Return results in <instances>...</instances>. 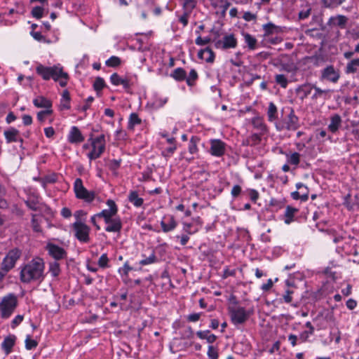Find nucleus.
<instances>
[{
	"instance_id": "9d476101",
	"label": "nucleus",
	"mask_w": 359,
	"mask_h": 359,
	"mask_svg": "<svg viewBox=\"0 0 359 359\" xmlns=\"http://www.w3.org/2000/svg\"><path fill=\"white\" fill-rule=\"evenodd\" d=\"M73 229L76 238L83 243L89 241L90 228L81 221H76L73 224Z\"/></svg>"
},
{
	"instance_id": "20e7f679",
	"label": "nucleus",
	"mask_w": 359,
	"mask_h": 359,
	"mask_svg": "<svg viewBox=\"0 0 359 359\" xmlns=\"http://www.w3.org/2000/svg\"><path fill=\"white\" fill-rule=\"evenodd\" d=\"M18 304V300L14 294L4 297L0 303V311L2 318H8L14 311Z\"/></svg>"
},
{
	"instance_id": "aec40b11",
	"label": "nucleus",
	"mask_w": 359,
	"mask_h": 359,
	"mask_svg": "<svg viewBox=\"0 0 359 359\" xmlns=\"http://www.w3.org/2000/svg\"><path fill=\"white\" fill-rule=\"evenodd\" d=\"M296 187L298 190H301L302 189H305V192L302 194H300V191H297L292 193V196L294 199L298 200L301 199L303 201L308 200L309 198V190L306 186L303 184L302 183H297L296 184Z\"/></svg>"
},
{
	"instance_id": "bf43d9fd",
	"label": "nucleus",
	"mask_w": 359,
	"mask_h": 359,
	"mask_svg": "<svg viewBox=\"0 0 359 359\" xmlns=\"http://www.w3.org/2000/svg\"><path fill=\"white\" fill-rule=\"evenodd\" d=\"M211 39L210 38H201V36H198L196 39V43L198 46H204L210 42Z\"/></svg>"
},
{
	"instance_id": "8fccbe9b",
	"label": "nucleus",
	"mask_w": 359,
	"mask_h": 359,
	"mask_svg": "<svg viewBox=\"0 0 359 359\" xmlns=\"http://www.w3.org/2000/svg\"><path fill=\"white\" fill-rule=\"evenodd\" d=\"M37 341L32 339L29 336H27L25 339V347L27 350H31L37 346Z\"/></svg>"
},
{
	"instance_id": "49530a36",
	"label": "nucleus",
	"mask_w": 359,
	"mask_h": 359,
	"mask_svg": "<svg viewBox=\"0 0 359 359\" xmlns=\"http://www.w3.org/2000/svg\"><path fill=\"white\" fill-rule=\"evenodd\" d=\"M121 64V60L116 56H111L106 61V65L108 67H116Z\"/></svg>"
},
{
	"instance_id": "de8ad7c7",
	"label": "nucleus",
	"mask_w": 359,
	"mask_h": 359,
	"mask_svg": "<svg viewBox=\"0 0 359 359\" xmlns=\"http://www.w3.org/2000/svg\"><path fill=\"white\" fill-rule=\"evenodd\" d=\"M287 161L290 164L297 165L300 161V154L297 152H294L287 156Z\"/></svg>"
},
{
	"instance_id": "4468645a",
	"label": "nucleus",
	"mask_w": 359,
	"mask_h": 359,
	"mask_svg": "<svg viewBox=\"0 0 359 359\" xmlns=\"http://www.w3.org/2000/svg\"><path fill=\"white\" fill-rule=\"evenodd\" d=\"M313 321H325L326 323H334L335 321V318L333 310H322L315 317Z\"/></svg>"
},
{
	"instance_id": "e2e57ef3",
	"label": "nucleus",
	"mask_w": 359,
	"mask_h": 359,
	"mask_svg": "<svg viewBox=\"0 0 359 359\" xmlns=\"http://www.w3.org/2000/svg\"><path fill=\"white\" fill-rule=\"evenodd\" d=\"M23 318L24 317L22 315H18L17 316H15L11 323V327L13 328L17 327L22 321Z\"/></svg>"
},
{
	"instance_id": "c85d7f7f",
	"label": "nucleus",
	"mask_w": 359,
	"mask_h": 359,
	"mask_svg": "<svg viewBox=\"0 0 359 359\" xmlns=\"http://www.w3.org/2000/svg\"><path fill=\"white\" fill-rule=\"evenodd\" d=\"M183 12L191 13L196 8L197 0H182Z\"/></svg>"
},
{
	"instance_id": "0eeeda50",
	"label": "nucleus",
	"mask_w": 359,
	"mask_h": 359,
	"mask_svg": "<svg viewBox=\"0 0 359 359\" xmlns=\"http://www.w3.org/2000/svg\"><path fill=\"white\" fill-rule=\"evenodd\" d=\"M92 151L88 154L90 160L99 158L105 149V137L101 135L92 140Z\"/></svg>"
},
{
	"instance_id": "338daca9",
	"label": "nucleus",
	"mask_w": 359,
	"mask_h": 359,
	"mask_svg": "<svg viewBox=\"0 0 359 359\" xmlns=\"http://www.w3.org/2000/svg\"><path fill=\"white\" fill-rule=\"evenodd\" d=\"M263 29H264L266 34H269L273 32V29H275V25L271 22H269L264 25L263 26Z\"/></svg>"
},
{
	"instance_id": "412c9836",
	"label": "nucleus",
	"mask_w": 359,
	"mask_h": 359,
	"mask_svg": "<svg viewBox=\"0 0 359 359\" xmlns=\"http://www.w3.org/2000/svg\"><path fill=\"white\" fill-rule=\"evenodd\" d=\"M16 337L15 335H8L5 337L1 348L4 351L6 355L9 354L12 351V348L15 345Z\"/></svg>"
},
{
	"instance_id": "774afa93",
	"label": "nucleus",
	"mask_w": 359,
	"mask_h": 359,
	"mask_svg": "<svg viewBox=\"0 0 359 359\" xmlns=\"http://www.w3.org/2000/svg\"><path fill=\"white\" fill-rule=\"evenodd\" d=\"M293 291L287 290L283 295V299L286 303H290L292 301V294Z\"/></svg>"
},
{
	"instance_id": "5701e85b",
	"label": "nucleus",
	"mask_w": 359,
	"mask_h": 359,
	"mask_svg": "<svg viewBox=\"0 0 359 359\" xmlns=\"http://www.w3.org/2000/svg\"><path fill=\"white\" fill-rule=\"evenodd\" d=\"M19 133L18 130L15 128H10L4 133L8 143L18 142L19 140Z\"/></svg>"
},
{
	"instance_id": "bb28decb",
	"label": "nucleus",
	"mask_w": 359,
	"mask_h": 359,
	"mask_svg": "<svg viewBox=\"0 0 359 359\" xmlns=\"http://www.w3.org/2000/svg\"><path fill=\"white\" fill-rule=\"evenodd\" d=\"M111 82L115 85H122L124 88L128 89L130 88L129 81L126 79H123L119 76L116 73L113 74L110 77Z\"/></svg>"
},
{
	"instance_id": "a19ab883",
	"label": "nucleus",
	"mask_w": 359,
	"mask_h": 359,
	"mask_svg": "<svg viewBox=\"0 0 359 359\" xmlns=\"http://www.w3.org/2000/svg\"><path fill=\"white\" fill-rule=\"evenodd\" d=\"M198 79V74L195 69H191L189 72L188 77L186 76V81L188 86H192L194 85L196 80Z\"/></svg>"
},
{
	"instance_id": "c03bdc74",
	"label": "nucleus",
	"mask_w": 359,
	"mask_h": 359,
	"mask_svg": "<svg viewBox=\"0 0 359 359\" xmlns=\"http://www.w3.org/2000/svg\"><path fill=\"white\" fill-rule=\"evenodd\" d=\"M264 135L263 134L256 133L252 134L249 138L250 143L252 144V146H255L259 144L262 141V136Z\"/></svg>"
},
{
	"instance_id": "6e6552de",
	"label": "nucleus",
	"mask_w": 359,
	"mask_h": 359,
	"mask_svg": "<svg viewBox=\"0 0 359 359\" xmlns=\"http://www.w3.org/2000/svg\"><path fill=\"white\" fill-rule=\"evenodd\" d=\"M229 312L232 323L235 325L244 323L249 318V313L243 307L230 306Z\"/></svg>"
},
{
	"instance_id": "ea45409f",
	"label": "nucleus",
	"mask_w": 359,
	"mask_h": 359,
	"mask_svg": "<svg viewBox=\"0 0 359 359\" xmlns=\"http://www.w3.org/2000/svg\"><path fill=\"white\" fill-rule=\"evenodd\" d=\"M57 175L55 174H52L40 179L39 181L45 188L47 184L55 183L57 181Z\"/></svg>"
},
{
	"instance_id": "a211bd4d",
	"label": "nucleus",
	"mask_w": 359,
	"mask_h": 359,
	"mask_svg": "<svg viewBox=\"0 0 359 359\" xmlns=\"http://www.w3.org/2000/svg\"><path fill=\"white\" fill-rule=\"evenodd\" d=\"M348 18L342 15H338L334 17H331L327 22L330 26H338L341 29H344L347 23Z\"/></svg>"
},
{
	"instance_id": "a878e982",
	"label": "nucleus",
	"mask_w": 359,
	"mask_h": 359,
	"mask_svg": "<svg viewBox=\"0 0 359 359\" xmlns=\"http://www.w3.org/2000/svg\"><path fill=\"white\" fill-rule=\"evenodd\" d=\"M313 89L315 91L311 97L313 100H318V98H323L325 100L330 97V93H331L330 90H323L316 85L313 86Z\"/></svg>"
},
{
	"instance_id": "a18cd8bd",
	"label": "nucleus",
	"mask_w": 359,
	"mask_h": 359,
	"mask_svg": "<svg viewBox=\"0 0 359 359\" xmlns=\"http://www.w3.org/2000/svg\"><path fill=\"white\" fill-rule=\"evenodd\" d=\"M104 86H105V83H104V79L101 77H97L93 83V88H94L95 90L98 92V91L102 90V88Z\"/></svg>"
},
{
	"instance_id": "79ce46f5",
	"label": "nucleus",
	"mask_w": 359,
	"mask_h": 359,
	"mask_svg": "<svg viewBox=\"0 0 359 359\" xmlns=\"http://www.w3.org/2000/svg\"><path fill=\"white\" fill-rule=\"evenodd\" d=\"M321 1L326 8H335L341 5L344 0H321Z\"/></svg>"
},
{
	"instance_id": "09e8293b",
	"label": "nucleus",
	"mask_w": 359,
	"mask_h": 359,
	"mask_svg": "<svg viewBox=\"0 0 359 359\" xmlns=\"http://www.w3.org/2000/svg\"><path fill=\"white\" fill-rule=\"evenodd\" d=\"M156 256L155 255L154 252H152L149 257L142 259L140 262V264L141 265H148L153 263H155L156 262Z\"/></svg>"
},
{
	"instance_id": "13d9d810",
	"label": "nucleus",
	"mask_w": 359,
	"mask_h": 359,
	"mask_svg": "<svg viewBox=\"0 0 359 359\" xmlns=\"http://www.w3.org/2000/svg\"><path fill=\"white\" fill-rule=\"evenodd\" d=\"M220 2V8H222V13L224 15L226 12L227 9L231 6V2L227 0H219Z\"/></svg>"
},
{
	"instance_id": "4be33fe9",
	"label": "nucleus",
	"mask_w": 359,
	"mask_h": 359,
	"mask_svg": "<svg viewBox=\"0 0 359 359\" xmlns=\"http://www.w3.org/2000/svg\"><path fill=\"white\" fill-rule=\"evenodd\" d=\"M34 105L37 108L51 109L52 102L43 96H38L33 100Z\"/></svg>"
},
{
	"instance_id": "9b49d317",
	"label": "nucleus",
	"mask_w": 359,
	"mask_h": 359,
	"mask_svg": "<svg viewBox=\"0 0 359 359\" xmlns=\"http://www.w3.org/2000/svg\"><path fill=\"white\" fill-rule=\"evenodd\" d=\"M107 204L109 206V209L103 210L102 212L97 214L98 217H103L104 219V222H109L110 219H113L114 216L117 212V206L115 202L112 200H108L107 201Z\"/></svg>"
},
{
	"instance_id": "4c0bfd02",
	"label": "nucleus",
	"mask_w": 359,
	"mask_h": 359,
	"mask_svg": "<svg viewBox=\"0 0 359 359\" xmlns=\"http://www.w3.org/2000/svg\"><path fill=\"white\" fill-rule=\"evenodd\" d=\"M312 84L306 83L302 86H300L297 88V93H303V97H307L311 92V90L313 89Z\"/></svg>"
},
{
	"instance_id": "2eb2a0df",
	"label": "nucleus",
	"mask_w": 359,
	"mask_h": 359,
	"mask_svg": "<svg viewBox=\"0 0 359 359\" xmlns=\"http://www.w3.org/2000/svg\"><path fill=\"white\" fill-rule=\"evenodd\" d=\"M211 154L216 156H221L225 151L224 143L219 140H214L211 142Z\"/></svg>"
},
{
	"instance_id": "ddd939ff",
	"label": "nucleus",
	"mask_w": 359,
	"mask_h": 359,
	"mask_svg": "<svg viewBox=\"0 0 359 359\" xmlns=\"http://www.w3.org/2000/svg\"><path fill=\"white\" fill-rule=\"evenodd\" d=\"M46 250L48 251L49 255L57 260L62 259L67 255L66 251L62 248L53 243H48L46 246Z\"/></svg>"
},
{
	"instance_id": "39448f33",
	"label": "nucleus",
	"mask_w": 359,
	"mask_h": 359,
	"mask_svg": "<svg viewBox=\"0 0 359 359\" xmlns=\"http://www.w3.org/2000/svg\"><path fill=\"white\" fill-rule=\"evenodd\" d=\"M22 252L17 248L10 250L1 262V270L8 272L15 266L16 262L20 258Z\"/></svg>"
},
{
	"instance_id": "473e14b6",
	"label": "nucleus",
	"mask_w": 359,
	"mask_h": 359,
	"mask_svg": "<svg viewBox=\"0 0 359 359\" xmlns=\"http://www.w3.org/2000/svg\"><path fill=\"white\" fill-rule=\"evenodd\" d=\"M278 110L276 106L273 102H270L269 104L267 115L269 121H273L277 118Z\"/></svg>"
},
{
	"instance_id": "7ed1b4c3",
	"label": "nucleus",
	"mask_w": 359,
	"mask_h": 359,
	"mask_svg": "<svg viewBox=\"0 0 359 359\" xmlns=\"http://www.w3.org/2000/svg\"><path fill=\"white\" fill-rule=\"evenodd\" d=\"M288 114L285 117H283L279 121L276 128L278 130H296L299 127V118L296 116L294 110L292 107L287 108Z\"/></svg>"
},
{
	"instance_id": "864d4df0",
	"label": "nucleus",
	"mask_w": 359,
	"mask_h": 359,
	"mask_svg": "<svg viewBox=\"0 0 359 359\" xmlns=\"http://www.w3.org/2000/svg\"><path fill=\"white\" fill-rule=\"evenodd\" d=\"M53 113L52 109H46L44 111H39L37 114V118L39 121L42 122L45 120L46 116Z\"/></svg>"
},
{
	"instance_id": "2f4dec72",
	"label": "nucleus",
	"mask_w": 359,
	"mask_h": 359,
	"mask_svg": "<svg viewBox=\"0 0 359 359\" xmlns=\"http://www.w3.org/2000/svg\"><path fill=\"white\" fill-rule=\"evenodd\" d=\"M297 211L298 210L297 208L289 205L287 206L285 212V223L287 224H290L293 220V217Z\"/></svg>"
},
{
	"instance_id": "4d7b16f0",
	"label": "nucleus",
	"mask_w": 359,
	"mask_h": 359,
	"mask_svg": "<svg viewBox=\"0 0 359 359\" xmlns=\"http://www.w3.org/2000/svg\"><path fill=\"white\" fill-rule=\"evenodd\" d=\"M32 229H33V230L34 231H36V232H41V229L40 227L39 222H38V219L36 218V215H32Z\"/></svg>"
},
{
	"instance_id": "f3484780",
	"label": "nucleus",
	"mask_w": 359,
	"mask_h": 359,
	"mask_svg": "<svg viewBox=\"0 0 359 359\" xmlns=\"http://www.w3.org/2000/svg\"><path fill=\"white\" fill-rule=\"evenodd\" d=\"M105 223L107 224L105 230L107 232L119 233L122 229V222L118 217H114L110 219L109 222Z\"/></svg>"
},
{
	"instance_id": "c9c22d12",
	"label": "nucleus",
	"mask_w": 359,
	"mask_h": 359,
	"mask_svg": "<svg viewBox=\"0 0 359 359\" xmlns=\"http://www.w3.org/2000/svg\"><path fill=\"white\" fill-rule=\"evenodd\" d=\"M244 39L250 49L254 50L256 48L257 39L248 33L244 34Z\"/></svg>"
},
{
	"instance_id": "f8f14e48",
	"label": "nucleus",
	"mask_w": 359,
	"mask_h": 359,
	"mask_svg": "<svg viewBox=\"0 0 359 359\" xmlns=\"http://www.w3.org/2000/svg\"><path fill=\"white\" fill-rule=\"evenodd\" d=\"M340 77L338 71L332 65H329L322 70L321 79L337 83Z\"/></svg>"
},
{
	"instance_id": "393cba45",
	"label": "nucleus",
	"mask_w": 359,
	"mask_h": 359,
	"mask_svg": "<svg viewBox=\"0 0 359 359\" xmlns=\"http://www.w3.org/2000/svg\"><path fill=\"white\" fill-rule=\"evenodd\" d=\"M252 124L254 128L259 131V133L264 135L268 132L266 126L264 124L263 119L260 117L253 118L252 120Z\"/></svg>"
},
{
	"instance_id": "69168bd1",
	"label": "nucleus",
	"mask_w": 359,
	"mask_h": 359,
	"mask_svg": "<svg viewBox=\"0 0 359 359\" xmlns=\"http://www.w3.org/2000/svg\"><path fill=\"white\" fill-rule=\"evenodd\" d=\"M26 205L27 206L32 210H39V204L35 202L34 201H31V200H29L27 201H26Z\"/></svg>"
},
{
	"instance_id": "e433bc0d",
	"label": "nucleus",
	"mask_w": 359,
	"mask_h": 359,
	"mask_svg": "<svg viewBox=\"0 0 359 359\" xmlns=\"http://www.w3.org/2000/svg\"><path fill=\"white\" fill-rule=\"evenodd\" d=\"M49 272L54 277H57L60 273V267L57 262L54 261L49 264Z\"/></svg>"
},
{
	"instance_id": "423d86ee",
	"label": "nucleus",
	"mask_w": 359,
	"mask_h": 359,
	"mask_svg": "<svg viewBox=\"0 0 359 359\" xmlns=\"http://www.w3.org/2000/svg\"><path fill=\"white\" fill-rule=\"evenodd\" d=\"M74 190L76 197L86 202H92L95 196L94 191H88L83 186L81 179H76L74 184Z\"/></svg>"
},
{
	"instance_id": "7c9ffc66",
	"label": "nucleus",
	"mask_w": 359,
	"mask_h": 359,
	"mask_svg": "<svg viewBox=\"0 0 359 359\" xmlns=\"http://www.w3.org/2000/svg\"><path fill=\"white\" fill-rule=\"evenodd\" d=\"M187 72L181 67L175 69L171 74V76L177 81H182L186 79Z\"/></svg>"
},
{
	"instance_id": "dca6fc26",
	"label": "nucleus",
	"mask_w": 359,
	"mask_h": 359,
	"mask_svg": "<svg viewBox=\"0 0 359 359\" xmlns=\"http://www.w3.org/2000/svg\"><path fill=\"white\" fill-rule=\"evenodd\" d=\"M68 140L71 143L78 144L84 140V137L76 126H73L69 131Z\"/></svg>"
},
{
	"instance_id": "cd10ccee",
	"label": "nucleus",
	"mask_w": 359,
	"mask_h": 359,
	"mask_svg": "<svg viewBox=\"0 0 359 359\" xmlns=\"http://www.w3.org/2000/svg\"><path fill=\"white\" fill-rule=\"evenodd\" d=\"M161 226L162 227L163 231L167 233L175 229V227L177 226V222L175 221V218L172 216H171L168 219V223H166L164 219L162 220L161 222Z\"/></svg>"
},
{
	"instance_id": "37998d69",
	"label": "nucleus",
	"mask_w": 359,
	"mask_h": 359,
	"mask_svg": "<svg viewBox=\"0 0 359 359\" xmlns=\"http://www.w3.org/2000/svg\"><path fill=\"white\" fill-rule=\"evenodd\" d=\"M276 82L282 88H286L288 84L287 79L283 74H277L275 76Z\"/></svg>"
},
{
	"instance_id": "f03ea898",
	"label": "nucleus",
	"mask_w": 359,
	"mask_h": 359,
	"mask_svg": "<svg viewBox=\"0 0 359 359\" xmlns=\"http://www.w3.org/2000/svg\"><path fill=\"white\" fill-rule=\"evenodd\" d=\"M36 71L44 80H49L52 78L55 81H58L62 87L67 86L69 76L67 73L64 72L61 67L57 66L48 67L39 65L36 68Z\"/></svg>"
},
{
	"instance_id": "0e129e2a",
	"label": "nucleus",
	"mask_w": 359,
	"mask_h": 359,
	"mask_svg": "<svg viewBox=\"0 0 359 359\" xmlns=\"http://www.w3.org/2000/svg\"><path fill=\"white\" fill-rule=\"evenodd\" d=\"M191 13L183 12V14L180 16L179 20L183 24L184 26H187L188 24V19Z\"/></svg>"
},
{
	"instance_id": "680f3d73",
	"label": "nucleus",
	"mask_w": 359,
	"mask_h": 359,
	"mask_svg": "<svg viewBox=\"0 0 359 359\" xmlns=\"http://www.w3.org/2000/svg\"><path fill=\"white\" fill-rule=\"evenodd\" d=\"M311 11V8H309L306 11H301L299 13V15H298L299 19V20H304V19L307 18L310 15Z\"/></svg>"
},
{
	"instance_id": "58836bf2",
	"label": "nucleus",
	"mask_w": 359,
	"mask_h": 359,
	"mask_svg": "<svg viewBox=\"0 0 359 359\" xmlns=\"http://www.w3.org/2000/svg\"><path fill=\"white\" fill-rule=\"evenodd\" d=\"M199 142V139L196 137L193 136L190 141L189 145V151L191 154H194L198 152L197 143Z\"/></svg>"
},
{
	"instance_id": "f704fd0d",
	"label": "nucleus",
	"mask_w": 359,
	"mask_h": 359,
	"mask_svg": "<svg viewBox=\"0 0 359 359\" xmlns=\"http://www.w3.org/2000/svg\"><path fill=\"white\" fill-rule=\"evenodd\" d=\"M141 122L138 115L136 113H132L129 117L128 128L133 130L135 126L140 124Z\"/></svg>"
},
{
	"instance_id": "c756f323",
	"label": "nucleus",
	"mask_w": 359,
	"mask_h": 359,
	"mask_svg": "<svg viewBox=\"0 0 359 359\" xmlns=\"http://www.w3.org/2000/svg\"><path fill=\"white\" fill-rule=\"evenodd\" d=\"M359 68V58L351 60L346 67V74H354L358 72Z\"/></svg>"
},
{
	"instance_id": "1a4fd4ad",
	"label": "nucleus",
	"mask_w": 359,
	"mask_h": 359,
	"mask_svg": "<svg viewBox=\"0 0 359 359\" xmlns=\"http://www.w3.org/2000/svg\"><path fill=\"white\" fill-rule=\"evenodd\" d=\"M215 47L218 49L227 50L237 46V39L233 34H226L222 39L213 40Z\"/></svg>"
},
{
	"instance_id": "6e6d98bb",
	"label": "nucleus",
	"mask_w": 359,
	"mask_h": 359,
	"mask_svg": "<svg viewBox=\"0 0 359 359\" xmlns=\"http://www.w3.org/2000/svg\"><path fill=\"white\" fill-rule=\"evenodd\" d=\"M109 259L107 254H103L98 260V265L101 268H105L108 266Z\"/></svg>"
},
{
	"instance_id": "603ef678",
	"label": "nucleus",
	"mask_w": 359,
	"mask_h": 359,
	"mask_svg": "<svg viewBox=\"0 0 359 359\" xmlns=\"http://www.w3.org/2000/svg\"><path fill=\"white\" fill-rule=\"evenodd\" d=\"M208 356L210 359H218V352L213 346H210L208 350Z\"/></svg>"
},
{
	"instance_id": "3c124183",
	"label": "nucleus",
	"mask_w": 359,
	"mask_h": 359,
	"mask_svg": "<svg viewBox=\"0 0 359 359\" xmlns=\"http://www.w3.org/2000/svg\"><path fill=\"white\" fill-rule=\"evenodd\" d=\"M43 14V8L41 6H35L32 10V15L34 18L40 19L42 18Z\"/></svg>"
},
{
	"instance_id": "5fc2aeb1",
	"label": "nucleus",
	"mask_w": 359,
	"mask_h": 359,
	"mask_svg": "<svg viewBox=\"0 0 359 359\" xmlns=\"http://www.w3.org/2000/svg\"><path fill=\"white\" fill-rule=\"evenodd\" d=\"M281 69L287 72H291L297 69L296 65L294 63H283L281 62Z\"/></svg>"
},
{
	"instance_id": "f257e3e1",
	"label": "nucleus",
	"mask_w": 359,
	"mask_h": 359,
	"mask_svg": "<svg viewBox=\"0 0 359 359\" xmlns=\"http://www.w3.org/2000/svg\"><path fill=\"white\" fill-rule=\"evenodd\" d=\"M45 264L40 257H34L27 264L22 267L20 271V280L25 283L34 281L41 282L44 279Z\"/></svg>"
},
{
	"instance_id": "b1692460",
	"label": "nucleus",
	"mask_w": 359,
	"mask_h": 359,
	"mask_svg": "<svg viewBox=\"0 0 359 359\" xmlns=\"http://www.w3.org/2000/svg\"><path fill=\"white\" fill-rule=\"evenodd\" d=\"M198 56L201 59L205 60L207 62H213L215 60V53L211 48L207 47L205 49L201 50Z\"/></svg>"
},
{
	"instance_id": "6ab92c4d",
	"label": "nucleus",
	"mask_w": 359,
	"mask_h": 359,
	"mask_svg": "<svg viewBox=\"0 0 359 359\" xmlns=\"http://www.w3.org/2000/svg\"><path fill=\"white\" fill-rule=\"evenodd\" d=\"M341 123L342 119L339 114H335L332 115L330 117V123L327 127L328 130L332 133H336L341 127Z\"/></svg>"
},
{
	"instance_id": "052dcab7",
	"label": "nucleus",
	"mask_w": 359,
	"mask_h": 359,
	"mask_svg": "<svg viewBox=\"0 0 359 359\" xmlns=\"http://www.w3.org/2000/svg\"><path fill=\"white\" fill-rule=\"evenodd\" d=\"M243 18L245 21L249 22V21H252V20H256L257 19V15L255 14L252 13L250 11H247V12L244 13Z\"/></svg>"
},
{
	"instance_id": "72a5a7b5",
	"label": "nucleus",
	"mask_w": 359,
	"mask_h": 359,
	"mask_svg": "<svg viewBox=\"0 0 359 359\" xmlns=\"http://www.w3.org/2000/svg\"><path fill=\"white\" fill-rule=\"evenodd\" d=\"M128 200L137 207L141 206L143 203V199L138 196L136 191H132L130 193Z\"/></svg>"
}]
</instances>
